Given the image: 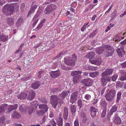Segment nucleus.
Instances as JSON below:
<instances>
[{"label":"nucleus","instance_id":"obj_31","mask_svg":"<svg viewBox=\"0 0 126 126\" xmlns=\"http://www.w3.org/2000/svg\"><path fill=\"white\" fill-rule=\"evenodd\" d=\"M99 74V72L97 71L94 72H92L89 73V75L93 78H94L97 76Z\"/></svg>","mask_w":126,"mask_h":126},{"label":"nucleus","instance_id":"obj_42","mask_svg":"<svg viewBox=\"0 0 126 126\" xmlns=\"http://www.w3.org/2000/svg\"><path fill=\"white\" fill-rule=\"evenodd\" d=\"M39 99L40 101L43 103H47V102L46 99L44 97L39 98Z\"/></svg>","mask_w":126,"mask_h":126},{"label":"nucleus","instance_id":"obj_4","mask_svg":"<svg viewBox=\"0 0 126 126\" xmlns=\"http://www.w3.org/2000/svg\"><path fill=\"white\" fill-rule=\"evenodd\" d=\"M8 106H9L8 110L9 114L10 113V112L11 111L16 109L17 107V105L16 104L14 105L13 106L11 105H9ZM8 106V105L6 104H3L0 106V114H2L4 113L5 110Z\"/></svg>","mask_w":126,"mask_h":126},{"label":"nucleus","instance_id":"obj_26","mask_svg":"<svg viewBox=\"0 0 126 126\" xmlns=\"http://www.w3.org/2000/svg\"><path fill=\"white\" fill-rule=\"evenodd\" d=\"M62 87L61 85H59L57 88H54L52 89L51 91L53 93H57L60 91L61 90Z\"/></svg>","mask_w":126,"mask_h":126},{"label":"nucleus","instance_id":"obj_57","mask_svg":"<svg viewBox=\"0 0 126 126\" xmlns=\"http://www.w3.org/2000/svg\"><path fill=\"white\" fill-rule=\"evenodd\" d=\"M13 125L14 126H22L21 124L18 123L16 122H15L14 123Z\"/></svg>","mask_w":126,"mask_h":126},{"label":"nucleus","instance_id":"obj_53","mask_svg":"<svg viewBox=\"0 0 126 126\" xmlns=\"http://www.w3.org/2000/svg\"><path fill=\"white\" fill-rule=\"evenodd\" d=\"M57 64H57V63L56 64L55 63L54 64H53V65L52 66L50 67L51 68H52L53 69H55L57 67Z\"/></svg>","mask_w":126,"mask_h":126},{"label":"nucleus","instance_id":"obj_54","mask_svg":"<svg viewBox=\"0 0 126 126\" xmlns=\"http://www.w3.org/2000/svg\"><path fill=\"white\" fill-rule=\"evenodd\" d=\"M91 116L92 117H94L96 115V112H90Z\"/></svg>","mask_w":126,"mask_h":126},{"label":"nucleus","instance_id":"obj_51","mask_svg":"<svg viewBox=\"0 0 126 126\" xmlns=\"http://www.w3.org/2000/svg\"><path fill=\"white\" fill-rule=\"evenodd\" d=\"M44 72V71H40L38 73V77L40 79L41 76V74L43 73Z\"/></svg>","mask_w":126,"mask_h":126},{"label":"nucleus","instance_id":"obj_14","mask_svg":"<svg viewBox=\"0 0 126 126\" xmlns=\"http://www.w3.org/2000/svg\"><path fill=\"white\" fill-rule=\"evenodd\" d=\"M113 71V69L111 68L107 69L102 73V75H104L107 76L111 74Z\"/></svg>","mask_w":126,"mask_h":126},{"label":"nucleus","instance_id":"obj_18","mask_svg":"<svg viewBox=\"0 0 126 126\" xmlns=\"http://www.w3.org/2000/svg\"><path fill=\"white\" fill-rule=\"evenodd\" d=\"M90 63L92 64L98 65L101 63L102 59L100 58H98L95 60L90 61Z\"/></svg>","mask_w":126,"mask_h":126},{"label":"nucleus","instance_id":"obj_32","mask_svg":"<svg viewBox=\"0 0 126 126\" xmlns=\"http://www.w3.org/2000/svg\"><path fill=\"white\" fill-rule=\"evenodd\" d=\"M80 115L82 117L83 121L84 123L88 119L86 118V114L83 111L80 113Z\"/></svg>","mask_w":126,"mask_h":126},{"label":"nucleus","instance_id":"obj_44","mask_svg":"<svg viewBox=\"0 0 126 126\" xmlns=\"http://www.w3.org/2000/svg\"><path fill=\"white\" fill-rule=\"evenodd\" d=\"M48 6L52 11L56 7V5L54 4H51Z\"/></svg>","mask_w":126,"mask_h":126},{"label":"nucleus","instance_id":"obj_27","mask_svg":"<svg viewBox=\"0 0 126 126\" xmlns=\"http://www.w3.org/2000/svg\"><path fill=\"white\" fill-rule=\"evenodd\" d=\"M70 109L73 114H74L76 110V107L75 105H70Z\"/></svg>","mask_w":126,"mask_h":126},{"label":"nucleus","instance_id":"obj_11","mask_svg":"<svg viewBox=\"0 0 126 126\" xmlns=\"http://www.w3.org/2000/svg\"><path fill=\"white\" fill-rule=\"evenodd\" d=\"M81 82L85 86H88L91 85L92 81L91 79L88 78L81 80Z\"/></svg>","mask_w":126,"mask_h":126},{"label":"nucleus","instance_id":"obj_9","mask_svg":"<svg viewBox=\"0 0 126 126\" xmlns=\"http://www.w3.org/2000/svg\"><path fill=\"white\" fill-rule=\"evenodd\" d=\"M101 76L102 77L101 80V83L103 86H104L106 85L108 81H110V79L109 80V78H108L107 76L104 75H102V74L101 75Z\"/></svg>","mask_w":126,"mask_h":126},{"label":"nucleus","instance_id":"obj_34","mask_svg":"<svg viewBox=\"0 0 126 126\" xmlns=\"http://www.w3.org/2000/svg\"><path fill=\"white\" fill-rule=\"evenodd\" d=\"M53 12V11H52L48 6L46 8L45 11V12L46 14L47 15H49L52 12Z\"/></svg>","mask_w":126,"mask_h":126},{"label":"nucleus","instance_id":"obj_41","mask_svg":"<svg viewBox=\"0 0 126 126\" xmlns=\"http://www.w3.org/2000/svg\"><path fill=\"white\" fill-rule=\"evenodd\" d=\"M101 104L102 107L106 108L107 105V103L105 101H103L101 102Z\"/></svg>","mask_w":126,"mask_h":126},{"label":"nucleus","instance_id":"obj_59","mask_svg":"<svg viewBox=\"0 0 126 126\" xmlns=\"http://www.w3.org/2000/svg\"><path fill=\"white\" fill-rule=\"evenodd\" d=\"M91 68L93 71H95L97 69V67L92 66Z\"/></svg>","mask_w":126,"mask_h":126},{"label":"nucleus","instance_id":"obj_13","mask_svg":"<svg viewBox=\"0 0 126 126\" xmlns=\"http://www.w3.org/2000/svg\"><path fill=\"white\" fill-rule=\"evenodd\" d=\"M78 95L77 93L76 92H74L71 96L70 102L72 104L77 100V97Z\"/></svg>","mask_w":126,"mask_h":126},{"label":"nucleus","instance_id":"obj_7","mask_svg":"<svg viewBox=\"0 0 126 126\" xmlns=\"http://www.w3.org/2000/svg\"><path fill=\"white\" fill-rule=\"evenodd\" d=\"M38 102L36 101H34L30 103V106L29 108L28 111V113L30 114L32 113L33 109L37 108L38 105Z\"/></svg>","mask_w":126,"mask_h":126},{"label":"nucleus","instance_id":"obj_22","mask_svg":"<svg viewBox=\"0 0 126 126\" xmlns=\"http://www.w3.org/2000/svg\"><path fill=\"white\" fill-rule=\"evenodd\" d=\"M14 19L13 17L8 18L7 19V24L10 26L13 25L14 23Z\"/></svg>","mask_w":126,"mask_h":126},{"label":"nucleus","instance_id":"obj_45","mask_svg":"<svg viewBox=\"0 0 126 126\" xmlns=\"http://www.w3.org/2000/svg\"><path fill=\"white\" fill-rule=\"evenodd\" d=\"M85 98L87 100H89L91 98V96L89 94H87L85 95Z\"/></svg>","mask_w":126,"mask_h":126},{"label":"nucleus","instance_id":"obj_3","mask_svg":"<svg viewBox=\"0 0 126 126\" xmlns=\"http://www.w3.org/2000/svg\"><path fill=\"white\" fill-rule=\"evenodd\" d=\"M76 59L77 57L75 54H72L69 57L64 58L65 63L68 65L73 66L75 64Z\"/></svg>","mask_w":126,"mask_h":126},{"label":"nucleus","instance_id":"obj_5","mask_svg":"<svg viewBox=\"0 0 126 126\" xmlns=\"http://www.w3.org/2000/svg\"><path fill=\"white\" fill-rule=\"evenodd\" d=\"M14 11L13 8L11 5L7 4L3 7L2 11L5 15H11Z\"/></svg>","mask_w":126,"mask_h":126},{"label":"nucleus","instance_id":"obj_10","mask_svg":"<svg viewBox=\"0 0 126 126\" xmlns=\"http://www.w3.org/2000/svg\"><path fill=\"white\" fill-rule=\"evenodd\" d=\"M49 74L51 77L53 78H56L60 76L61 73L59 70L55 71H52L49 73Z\"/></svg>","mask_w":126,"mask_h":126},{"label":"nucleus","instance_id":"obj_17","mask_svg":"<svg viewBox=\"0 0 126 126\" xmlns=\"http://www.w3.org/2000/svg\"><path fill=\"white\" fill-rule=\"evenodd\" d=\"M37 6L36 5H32L31 7V8L29 11L27 16L29 17L32 13H33L35 11V10L37 7Z\"/></svg>","mask_w":126,"mask_h":126},{"label":"nucleus","instance_id":"obj_50","mask_svg":"<svg viewBox=\"0 0 126 126\" xmlns=\"http://www.w3.org/2000/svg\"><path fill=\"white\" fill-rule=\"evenodd\" d=\"M106 110H104L101 113V116L102 117H104L106 115Z\"/></svg>","mask_w":126,"mask_h":126},{"label":"nucleus","instance_id":"obj_19","mask_svg":"<svg viewBox=\"0 0 126 126\" xmlns=\"http://www.w3.org/2000/svg\"><path fill=\"white\" fill-rule=\"evenodd\" d=\"M27 94L24 93H21L19 94L17 96V98L18 99H25L26 98H27Z\"/></svg>","mask_w":126,"mask_h":126},{"label":"nucleus","instance_id":"obj_21","mask_svg":"<svg viewBox=\"0 0 126 126\" xmlns=\"http://www.w3.org/2000/svg\"><path fill=\"white\" fill-rule=\"evenodd\" d=\"M28 109L27 107L24 104L22 105L19 107V111L21 112H25L27 110L28 111Z\"/></svg>","mask_w":126,"mask_h":126},{"label":"nucleus","instance_id":"obj_8","mask_svg":"<svg viewBox=\"0 0 126 126\" xmlns=\"http://www.w3.org/2000/svg\"><path fill=\"white\" fill-rule=\"evenodd\" d=\"M26 94H27V99L32 100L35 96V93L32 90H28L26 92Z\"/></svg>","mask_w":126,"mask_h":126},{"label":"nucleus","instance_id":"obj_63","mask_svg":"<svg viewBox=\"0 0 126 126\" xmlns=\"http://www.w3.org/2000/svg\"><path fill=\"white\" fill-rule=\"evenodd\" d=\"M51 124L52 125V126H56V123L54 120H53L52 121Z\"/></svg>","mask_w":126,"mask_h":126},{"label":"nucleus","instance_id":"obj_55","mask_svg":"<svg viewBox=\"0 0 126 126\" xmlns=\"http://www.w3.org/2000/svg\"><path fill=\"white\" fill-rule=\"evenodd\" d=\"M120 79L122 81H124L126 80V77L124 75L121 76L120 78Z\"/></svg>","mask_w":126,"mask_h":126},{"label":"nucleus","instance_id":"obj_36","mask_svg":"<svg viewBox=\"0 0 126 126\" xmlns=\"http://www.w3.org/2000/svg\"><path fill=\"white\" fill-rule=\"evenodd\" d=\"M117 107L115 105L111 107V108L110 111L111 115H112L113 112H115L117 109Z\"/></svg>","mask_w":126,"mask_h":126},{"label":"nucleus","instance_id":"obj_33","mask_svg":"<svg viewBox=\"0 0 126 126\" xmlns=\"http://www.w3.org/2000/svg\"><path fill=\"white\" fill-rule=\"evenodd\" d=\"M114 121L115 123L116 124H119L121 122V120L120 117L116 116L115 117Z\"/></svg>","mask_w":126,"mask_h":126},{"label":"nucleus","instance_id":"obj_2","mask_svg":"<svg viewBox=\"0 0 126 126\" xmlns=\"http://www.w3.org/2000/svg\"><path fill=\"white\" fill-rule=\"evenodd\" d=\"M114 49L109 45L105 46L104 47H100L96 50V52L98 54H101L103 52V54L106 57L111 56L113 54Z\"/></svg>","mask_w":126,"mask_h":126},{"label":"nucleus","instance_id":"obj_30","mask_svg":"<svg viewBox=\"0 0 126 126\" xmlns=\"http://www.w3.org/2000/svg\"><path fill=\"white\" fill-rule=\"evenodd\" d=\"M56 122L57 125L59 126H63V119L62 118L59 117Z\"/></svg>","mask_w":126,"mask_h":126},{"label":"nucleus","instance_id":"obj_25","mask_svg":"<svg viewBox=\"0 0 126 126\" xmlns=\"http://www.w3.org/2000/svg\"><path fill=\"white\" fill-rule=\"evenodd\" d=\"M88 73L87 72H82L79 71V78L82 79L87 76Z\"/></svg>","mask_w":126,"mask_h":126},{"label":"nucleus","instance_id":"obj_46","mask_svg":"<svg viewBox=\"0 0 126 126\" xmlns=\"http://www.w3.org/2000/svg\"><path fill=\"white\" fill-rule=\"evenodd\" d=\"M90 112H96L97 111V109L93 106L91 107L90 108Z\"/></svg>","mask_w":126,"mask_h":126},{"label":"nucleus","instance_id":"obj_38","mask_svg":"<svg viewBox=\"0 0 126 126\" xmlns=\"http://www.w3.org/2000/svg\"><path fill=\"white\" fill-rule=\"evenodd\" d=\"M71 75L74 77H79V71H75L72 72Z\"/></svg>","mask_w":126,"mask_h":126},{"label":"nucleus","instance_id":"obj_40","mask_svg":"<svg viewBox=\"0 0 126 126\" xmlns=\"http://www.w3.org/2000/svg\"><path fill=\"white\" fill-rule=\"evenodd\" d=\"M43 25V24L41 23H40L35 29L33 30L35 31H38L40 29H41Z\"/></svg>","mask_w":126,"mask_h":126},{"label":"nucleus","instance_id":"obj_58","mask_svg":"<svg viewBox=\"0 0 126 126\" xmlns=\"http://www.w3.org/2000/svg\"><path fill=\"white\" fill-rule=\"evenodd\" d=\"M121 64L122 67L124 68L126 67V61L124 63H121Z\"/></svg>","mask_w":126,"mask_h":126},{"label":"nucleus","instance_id":"obj_56","mask_svg":"<svg viewBox=\"0 0 126 126\" xmlns=\"http://www.w3.org/2000/svg\"><path fill=\"white\" fill-rule=\"evenodd\" d=\"M121 45H126V39L124 40L123 41H122L120 43Z\"/></svg>","mask_w":126,"mask_h":126},{"label":"nucleus","instance_id":"obj_24","mask_svg":"<svg viewBox=\"0 0 126 126\" xmlns=\"http://www.w3.org/2000/svg\"><path fill=\"white\" fill-rule=\"evenodd\" d=\"M9 38L8 36L6 35H0V40L5 42L8 40Z\"/></svg>","mask_w":126,"mask_h":126},{"label":"nucleus","instance_id":"obj_15","mask_svg":"<svg viewBox=\"0 0 126 126\" xmlns=\"http://www.w3.org/2000/svg\"><path fill=\"white\" fill-rule=\"evenodd\" d=\"M39 108L42 110H43L46 112L48 111V107L46 104H44L39 105Z\"/></svg>","mask_w":126,"mask_h":126},{"label":"nucleus","instance_id":"obj_48","mask_svg":"<svg viewBox=\"0 0 126 126\" xmlns=\"http://www.w3.org/2000/svg\"><path fill=\"white\" fill-rule=\"evenodd\" d=\"M74 126H79V122L78 119H76L74 122Z\"/></svg>","mask_w":126,"mask_h":126},{"label":"nucleus","instance_id":"obj_1","mask_svg":"<svg viewBox=\"0 0 126 126\" xmlns=\"http://www.w3.org/2000/svg\"><path fill=\"white\" fill-rule=\"evenodd\" d=\"M69 93V91L63 92L60 94L59 96L55 95L51 96L50 102L52 107L54 108H56L58 103L60 104H62L63 101L61 98L60 97L62 98V99H64L68 95Z\"/></svg>","mask_w":126,"mask_h":126},{"label":"nucleus","instance_id":"obj_29","mask_svg":"<svg viewBox=\"0 0 126 126\" xmlns=\"http://www.w3.org/2000/svg\"><path fill=\"white\" fill-rule=\"evenodd\" d=\"M23 19L22 17H20L18 19V21L16 23V26L17 27L20 26L22 23Z\"/></svg>","mask_w":126,"mask_h":126},{"label":"nucleus","instance_id":"obj_16","mask_svg":"<svg viewBox=\"0 0 126 126\" xmlns=\"http://www.w3.org/2000/svg\"><path fill=\"white\" fill-rule=\"evenodd\" d=\"M40 13L39 12H37L36 14L35 15V16L33 18L32 20L33 22L32 24L33 26H34L37 23L39 20V18L38 17L40 15Z\"/></svg>","mask_w":126,"mask_h":126},{"label":"nucleus","instance_id":"obj_28","mask_svg":"<svg viewBox=\"0 0 126 126\" xmlns=\"http://www.w3.org/2000/svg\"><path fill=\"white\" fill-rule=\"evenodd\" d=\"M46 113V112L43 110H37L36 114L38 116H41L44 115Z\"/></svg>","mask_w":126,"mask_h":126},{"label":"nucleus","instance_id":"obj_62","mask_svg":"<svg viewBox=\"0 0 126 126\" xmlns=\"http://www.w3.org/2000/svg\"><path fill=\"white\" fill-rule=\"evenodd\" d=\"M46 117V116L45 115L44 116V117H43L42 119V122H44L45 121Z\"/></svg>","mask_w":126,"mask_h":126},{"label":"nucleus","instance_id":"obj_64","mask_svg":"<svg viewBox=\"0 0 126 126\" xmlns=\"http://www.w3.org/2000/svg\"><path fill=\"white\" fill-rule=\"evenodd\" d=\"M25 5L24 3H22L21 4V8L22 9H23L25 7Z\"/></svg>","mask_w":126,"mask_h":126},{"label":"nucleus","instance_id":"obj_47","mask_svg":"<svg viewBox=\"0 0 126 126\" xmlns=\"http://www.w3.org/2000/svg\"><path fill=\"white\" fill-rule=\"evenodd\" d=\"M117 75L116 74H114L111 77V80L113 81H114L117 79Z\"/></svg>","mask_w":126,"mask_h":126},{"label":"nucleus","instance_id":"obj_6","mask_svg":"<svg viewBox=\"0 0 126 126\" xmlns=\"http://www.w3.org/2000/svg\"><path fill=\"white\" fill-rule=\"evenodd\" d=\"M116 93L115 90L113 89L110 90L109 92L106 94L105 95L106 100L109 101H111L114 97Z\"/></svg>","mask_w":126,"mask_h":126},{"label":"nucleus","instance_id":"obj_49","mask_svg":"<svg viewBox=\"0 0 126 126\" xmlns=\"http://www.w3.org/2000/svg\"><path fill=\"white\" fill-rule=\"evenodd\" d=\"M5 119V118L4 117H2L0 118V123H3Z\"/></svg>","mask_w":126,"mask_h":126},{"label":"nucleus","instance_id":"obj_20","mask_svg":"<svg viewBox=\"0 0 126 126\" xmlns=\"http://www.w3.org/2000/svg\"><path fill=\"white\" fill-rule=\"evenodd\" d=\"M40 84L41 83L39 81H36L32 84L31 87L34 89H37L40 86Z\"/></svg>","mask_w":126,"mask_h":126},{"label":"nucleus","instance_id":"obj_60","mask_svg":"<svg viewBox=\"0 0 126 126\" xmlns=\"http://www.w3.org/2000/svg\"><path fill=\"white\" fill-rule=\"evenodd\" d=\"M49 116L51 118L53 117L54 116V115L53 112L51 111L50 112Z\"/></svg>","mask_w":126,"mask_h":126},{"label":"nucleus","instance_id":"obj_12","mask_svg":"<svg viewBox=\"0 0 126 126\" xmlns=\"http://www.w3.org/2000/svg\"><path fill=\"white\" fill-rule=\"evenodd\" d=\"M116 52L120 57H122L123 55H124L125 53V52L123 47H121L120 48L117 49L116 50Z\"/></svg>","mask_w":126,"mask_h":126},{"label":"nucleus","instance_id":"obj_37","mask_svg":"<svg viewBox=\"0 0 126 126\" xmlns=\"http://www.w3.org/2000/svg\"><path fill=\"white\" fill-rule=\"evenodd\" d=\"M20 116V115L16 112H14L12 115V117L15 119L18 118Z\"/></svg>","mask_w":126,"mask_h":126},{"label":"nucleus","instance_id":"obj_61","mask_svg":"<svg viewBox=\"0 0 126 126\" xmlns=\"http://www.w3.org/2000/svg\"><path fill=\"white\" fill-rule=\"evenodd\" d=\"M69 10L70 11L74 13L75 14L74 9L72 7H71L69 8Z\"/></svg>","mask_w":126,"mask_h":126},{"label":"nucleus","instance_id":"obj_35","mask_svg":"<svg viewBox=\"0 0 126 126\" xmlns=\"http://www.w3.org/2000/svg\"><path fill=\"white\" fill-rule=\"evenodd\" d=\"M95 55V53L94 52H91V53H88L86 56V57L88 58L89 59H92Z\"/></svg>","mask_w":126,"mask_h":126},{"label":"nucleus","instance_id":"obj_43","mask_svg":"<svg viewBox=\"0 0 126 126\" xmlns=\"http://www.w3.org/2000/svg\"><path fill=\"white\" fill-rule=\"evenodd\" d=\"M79 80V77H74L73 79V81L74 83H76Z\"/></svg>","mask_w":126,"mask_h":126},{"label":"nucleus","instance_id":"obj_39","mask_svg":"<svg viewBox=\"0 0 126 126\" xmlns=\"http://www.w3.org/2000/svg\"><path fill=\"white\" fill-rule=\"evenodd\" d=\"M122 95V93L120 92L118 93L117 94L116 100V103H118L119 100L121 99V95Z\"/></svg>","mask_w":126,"mask_h":126},{"label":"nucleus","instance_id":"obj_23","mask_svg":"<svg viewBox=\"0 0 126 126\" xmlns=\"http://www.w3.org/2000/svg\"><path fill=\"white\" fill-rule=\"evenodd\" d=\"M63 110V118L65 120H66L67 118L68 114L67 108L66 107H65L64 108Z\"/></svg>","mask_w":126,"mask_h":126},{"label":"nucleus","instance_id":"obj_52","mask_svg":"<svg viewBox=\"0 0 126 126\" xmlns=\"http://www.w3.org/2000/svg\"><path fill=\"white\" fill-rule=\"evenodd\" d=\"M96 33L95 31L91 33L89 35V37L90 38H93L95 34Z\"/></svg>","mask_w":126,"mask_h":126}]
</instances>
